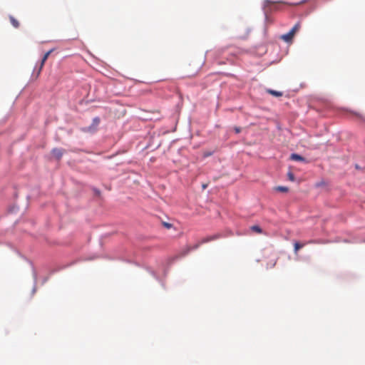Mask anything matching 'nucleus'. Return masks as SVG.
Returning <instances> with one entry per match:
<instances>
[{
	"label": "nucleus",
	"instance_id": "f257e3e1",
	"mask_svg": "<svg viewBox=\"0 0 365 365\" xmlns=\"http://www.w3.org/2000/svg\"><path fill=\"white\" fill-rule=\"evenodd\" d=\"M300 29V23H297L293 28L288 32L287 34H283L281 36L280 38L282 39L285 42H291L295 35V34Z\"/></svg>",
	"mask_w": 365,
	"mask_h": 365
},
{
	"label": "nucleus",
	"instance_id": "f03ea898",
	"mask_svg": "<svg viewBox=\"0 0 365 365\" xmlns=\"http://www.w3.org/2000/svg\"><path fill=\"white\" fill-rule=\"evenodd\" d=\"M279 3H280V2L279 1H277V2L272 1L270 0H264V12L267 13V12H271L273 10H277L278 9L277 4H279Z\"/></svg>",
	"mask_w": 365,
	"mask_h": 365
},
{
	"label": "nucleus",
	"instance_id": "7ed1b4c3",
	"mask_svg": "<svg viewBox=\"0 0 365 365\" xmlns=\"http://www.w3.org/2000/svg\"><path fill=\"white\" fill-rule=\"evenodd\" d=\"M64 153V150L61 148H53L52 150L53 155L57 159L60 160Z\"/></svg>",
	"mask_w": 365,
	"mask_h": 365
},
{
	"label": "nucleus",
	"instance_id": "20e7f679",
	"mask_svg": "<svg viewBox=\"0 0 365 365\" xmlns=\"http://www.w3.org/2000/svg\"><path fill=\"white\" fill-rule=\"evenodd\" d=\"M53 51V49H51L49 50L48 51H47L43 56L42 59H41V65H40V68H39V72L41 71V70L43 68L44 64H45V62L46 61V60L48 59V56H50V54Z\"/></svg>",
	"mask_w": 365,
	"mask_h": 365
},
{
	"label": "nucleus",
	"instance_id": "39448f33",
	"mask_svg": "<svg viewBox=\"0 0 365 365\" xmlns=\"http://www.w3.org/2000/svg\"><path fill=\"white\" fill-rule=\"evenodd\" d=\"M9 19H10V22H11V24H12V26H13L14 28L17 29V28H19V25H20V24H19V21H18V20H17V19H16L14 16H9Z\"/></svg>",
	"mask_w": 365,
	"mask_h": 365
},
{
	"label": "nucleus",
	"instance_id": "423d86ee",
	"mask_svg": "<svg viewBox=\"0 0 365 365\" xmlns=\"http://www.w3.org/2000/svg\"><path fill=\"white\" fill-rule=\"evenodd\" d=\"M290 158L293 160H296V161H304V158L298 155V154H296V153H293L290 156Z\"/></svg>",
	"mask_w": 365,
	"mask_h": 365
},
{
	"label": "nucleus",
	"instance_id": "0eeeda50",
	"mask_svg": "<svg viewBox=\"0 0 365 365\" xmlns=\"http://www.w3.org/2000/svg\"><path fill=\"white\" fill-rule=\"evenodd\" d=\"M267 93H269V94L274 96H276V97H280L282 96V93L280 92V91H274V90H272V89H268L267 90Z\"/></svg>",
	"mask_w": 365,
	"mask_h": 365
},
{
	"label": "nucleus",
	"instance_id": "6e6552de",
	"mask_svg": "<svg viewBox=\"0 0 365 365\" xmlns=\"http://www.w3.org/2000/svg\"><path fill=\"white\" fill-rule=\"evenodd\" d=\"M251 230H252L253 232H255L258 234H261L262 232V229L260 228L259 226L258 225H253L250 227Z\"/></svg>",
	"mask_w": 365,
	"mask_h": 365
},
{
	"label": "nucleus",
	"instance_id": "1a4fd4ad",
	"mask_svg": "<svg viewBox=\"0 0 365 365\" xmlns=\"http://www.w3.org/2000/svg\"><path fill=\"white\" fill-rule=\"evenodd\" d=\"M304 244H301L299 242H295L294 246V252L295 253H297L298 250L301 248H302L304 247Z\"/></svg>",
	"mask_w": 365,
	"mask_h": 365
},
{
	"label": "nucleus",
	"instance_id": "9d476101",
	"mask_svg": "<svg viewBox=\"0 0 365 365\" xmlns=\"http://www.w3.org/2000/svg\"><path fill=\"white\" fill-rule=\"evenodd\" d=\"M275 190L283 192H287L289 190L288 187L284 186H278L275 187Z\"/></svg>",
	"mask_w": 365,
	"mask_h": 365
},
{
	"label": "nucleus",
	"instance_id": "9b49d317",
	"mask_svg": "<svg viewBox=\"0 0 365 365\" xmlns=\"http://www.w3.org/2000/svg\"><path fill=\"white\" fill-rule=\"evenodd\" d=\"M287 176H288V179L290 180V181H294V175L292 173L289 172L287 174Z\"/></svg>",
	"mask_w": 365,
	"mask_h": 365
},
{
	"label": "nucleus",
	"instance_id": "f8f14e48",
	"mask_svg": "<svg viewBox=\"0 0 365 365\" xmlns=\"http://www.w3.org/2000/svg\"><path fill=\"white\" fill-rule=\"evenodd\" d=\"M93 125H94L97 126V125L99 124V123H100V119H99V118H98V117L95 118L93 119Z\"/></svg>",
	"mask_w": 365,
	"mask_h": 365
},
{
	"label": "nucleus",
	"instance_id": "ddd939ff",
	"mask_svg": "<svg viewBox=\"0 0 365 365\" xmlns=\"http://www.w3.org/2000/svg\"><path fill=\"white\" fill-rule=\"evenodd\" d=\"M163 226L168 229H170L172 227L173 225H172V224L168 223V222H163Z\"/></svg>",
	"mask_w": 365,
	"mask_h": 365
},
{
	"label": "nucleus",
	"instance_id": "4468645a",
	"mask_svg": "<svg viewBox=\"0 0 365 365\" xmlns=\"http://www.w3.org/2000/svg\"><path fill=\"white\" fill-rule=\"evenodd\" d=\"M235 131L236 133H239L241 131V129H240V128L236 127V128H235Z\"/></svg>",
	"mask_w": 365,
	"mask_h": 365
},
{
	"label": "nucleus",
	"instance_id": "2eb2a0df",
	"mask_svg": "<svg viewBox=\"0 0 365 365\" xmlns=\"http://www.w3.org/2000/svg\"><path fill=\"white\" fill-rule=\"evenodd\" d=\"M211 153H204V157H208L210 155H211Z\"/></svg>",
	"mask_w": 365,
	"mask_h": 365
},
{
	"label": "nucleus",
	"instance_id": "dca6fc26",
	"mask_svg": "<svg viewBox=\"0 0 365 365\" xmlns=\"http://www.w3.org/2000/svg\"><path fill=\"white\" fill-rule=\"evenodd\" d=\"M208 241H209L208 239H205V240H202V242H208Z\"/></svg>",
	"mask_w": 365,
	"mask_h": 365
}]
</instances>
